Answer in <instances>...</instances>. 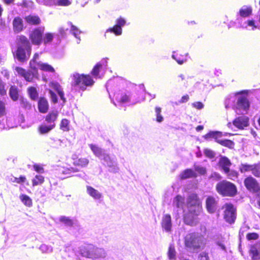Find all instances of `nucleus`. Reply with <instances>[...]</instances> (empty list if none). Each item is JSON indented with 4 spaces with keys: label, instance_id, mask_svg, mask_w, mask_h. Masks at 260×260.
Instances as JSON below:
<instances>
[{
    "label": "nucleus",
    "instance_id": "nucleus-5",
    "mask_svg": "<svg viewBox=\"0 0 260 260\" xmlns=\"http://www.w3.org/2000/svg\"><path fill=\"white\" fill-rule=\"evenodd\" d=\"M216 192L222 197L233 198L238 194L237 186L227 180L219 181L215 186Z\"/></svg>",
    "mask_w": 260,
    "mask_h": 260
},
{
    "label": "nucleus",
    "instance_id": "nucleus-8",
    "mask_svg": "<svg viewBox=\"0 0 260 260\" xmlns=\"http://www.w3.org/2000/svg\"><path fill=\"white\" fill-rule=\"evenodd\" d=\"M73 83L74 86H77L81 90L84 91L87 87L92 86L94 81L89 74H75L73 75Z\"/></svg>",
    "mask_w": 260,
    "mask_h": 260
},
{
    "label": "nucleus",
    "instance_id": "nucleus-41",
    "mask_svg": "<svg viewBox=\"0 0 260 260\" xmlns=\"http://www.w3.org/2000/svg\"><path fill=\"white\" fill-rule=\"evenodd\" d=\"M122 28L115 24L113 27L109 28L107 32H110L114 34L116 36H119L122 34Z\"/></svg>",
    "mask_w": 260,
    "mask_h": 260
},
{
    "label": "nucleus",
    "instance_id": "nucleus-55",
    "mask_svg": "<svg viewBox=\"0 0 260 260\" xmlns=\"http://www.w3.org/2000/svg\"><path fill=\"white\" fill-rule=\"evenodd\" d=\"M71 4L69 0H58L57 5L59 6H68Z\"/></svg>",
    "mask_w": 260,
    "mask_h": 260
},
{
    "label": "nucleus",
    "instance_id": "nucleus-17",
    "mask_svg": "<svg viewBox=\"0 0 260 260\" xmlns=\"http://www.w3.org/2000/svg\"><path fill=\"white\" fill-rule=\"evenodd\" d=\"M232 165L231 160L225 156H220L217 162V165L222 172L231 168Z\"/></svg>",
    "mask_w": 260,
    "mask_h": 260
},
{
    "label": "nucleus",
    "instance_id": "nucleus-12",
    "mask_svg": "<svg viewBox=\"0 0 260 260\" xmlns=\"http://www.w3.org/2000/svg\"><path fill=\"white\" fill-rule=\"evenodd\" d=\"M249 119L246 116H240L233 121V125L239 129H243L249 125Z\"/></svg>",
    "mask_w": 260,
    "mask_h": 260
},
{
    "label": "nucleus",
    "instance_id": "nucleus-27",
    "mask_svg": "<svg viewBox=\"0 0 260 260\" xmlns=\"http://www.w3.org/2000/svg\"><path fill=\"white\" fill-rule=\"evenodd\" d=\"M86 189L88 194L94 200H100L102 197V193L92 186H87Z\"/></svg>",
    "mask_w": 260,
    "mask_h": 260
},
{
    "label": "nucleus",
    "instance_id": "nucleus-43",
    "mask_svg": "<svg viewBox=\"0 0 260 260\" xmlns=\"http://www.w3.org/2000/svg\"><path fill=\"white\" fill-rule=\"evenodd\" d=\"M59 221L69 226H72L74 224L73 220L68 217L61 216L59 218Z\"/></svg>",
    "mask_w": 260,
    "mask_h": 260
},
{
    "label": "nucleus",
    "instance_id": "nucleus-13",
    "mask_svg": "<svg viewBox=\"0 0 260 260\" xmlns=\"http://www.w3.org/2000/svg\"><path fill=\"white\" fill-rule=\"evenodd\" d=\"M249 107L250 103L246 96L242 95L238 98L236 105V109L247 111Z\"/></svg>",
    "mask_w": 260,
    "mask_h": 260
},
{
    "label": "nucleus",
    "instance_id": "nucleus-58",
    "mask_svg": "<svg viewBox=\"0 0 260 260\" xmlns=\"http://www.w3.org/2000/svg\"><path fill=\"white\" fill-rule=\"evenodd\" d=\"M49 92L50 94V98L51 99L52 102L54 104L57 103V102H58L57 97V95L55 94V93L52 90H51L50 89H49Z\"/></svg>",
    "mask_w": 260,
    "mask_h": 260
},
{
    "label": "nucleus",
    "instance_id": "nucleus-9",
    "mask_svg": "<svg viewBox=\"0 0 260 260\" xmlns=\"http://www.w3.org/2000/svg\"><path fill=\"white\" fill-rule=\"evenodd\" d=\"M224 209L223 217L225 221L230 224L235 222L236 218V208L231 203H225L222 207Z\"/></svg>",
    "mask_w": 260,
    "mask_h": 260
},
{
    "label": "nucleus",
    "instance_id": "nucleus-22",
    "mask_svg": "<svg viewBox=\"0 0 260 260\" xmlns=\"http://www.w3.org/2000/svg\"><path fill=\"white\" fill-rule=\"evenodd\" d=\"M27 24L30 25H38L41 23L40 18L38 15H28L24 18Z\"/></svg>",
    "mask_w": 260,
    "mask_h": 260
},
{
    "label": "nucleus",
    "instance_id": "nucleus-26",
    "mask_svg": "<svg viewBox=\"0 0 260 260\" xmlns=\"http://www.w3.org/2000/svg\"><path fill=\"white\" fill-rule=\"evenodd\" d=\"M172 58L174 59L179 64H182L184 62L187 61L186 54H183L180 51L174 52L172 55Z\"/></svg>",
    "mask_w": 260,
    "mask_h": 260
},
{
    "label": "nucleus",
    "instance_id": "nucleus-7",
    "mask_svg": "<svg viewBox=\"0 0 260 260\" xmlns=\"http://www.w3.org/2000/svg\"><path fill=\"white\" fill-rule=\"evenodd\" d=\"M81 254L84 257L98 259L106 256V252L102 248H99L92 244H88L80 249Z\"/></svg>",
    "mask_w": 260,
    "mask_h": 260
},
{
    "label": "nucleus",
    "instance_id": "nucleus-46",
    "mask_svg": "<svg viewBox=\"0 0 260 260\" xmlns=\"http://www.w3.org/2000/svg\"><path fill=\"white\" fill-rule=\"evenodd\" d=\"M156 116V121L158 122H161L163 121V117L161 115V109L159 107H156L155 108Z\"/></svg>",
    "mask_w": 260,
    "mask_h": 260
},
{
    "label": "nucleus",
    "instance_id": "nucleus-61",
    "mask_svg": "<svg viewBox=\"0 0 260 260\" xmlns=\"http://www.w3.org/2000/svg\"><path fill=\"white\" fill-rule=\"evenodd\" d=\"M71 30L73 31L74 36L77 38V35L80 34V31L78 30V29L77 28V27L74 25H72Z\"/></svg>",
    "mask_w": 260,
    "mask_h": 260
},
{
    "label": "nucleus",
    "instance_id": "nucleus-63",
    "mask_svg": "<svg viewBox=\"0 0 260 260\" xmlns=\"http://www.w3.org/2000/svg\"><path fill=\"white\" fill-rule=\"evenodd\" d=\"M215 133H216V131L215 132H213V131L209 132L208 133H207L205 136V138L206 139H210V138L213 139L214 138Z\"/></svg>",
    "mask_w": 260,
    "mask_h": 260
},
{
    "label": "nucleus",
    "instance_id": "nucleus-57",
    "mask_svg": "<svg viewBox=\"0 0 260 260\" xmlns=\"http://www.w3.org/2000/svg\"><path fill=\"white\" fill-rule=\"evenodd\" d=\"M7 94V90L5 88V84L0 82V95L4 96Z\"/></svg>",
    "mask_w": 260,
    "mask_h": 260
},
{
    "label": "nucleus",
    "instance_id": "nucleus-56",
    "mask_svg": "<svg viewBox=\"0 0 260 260\" xmlns=\"http://www.w3.org/2000/svg\"><path fill=\"white\" fill-rule=\"evenodd\" d=\"M223 136L222 133L221 132H218L216 131V133L214 136V138H213L215 141L219 144V142L222 141V140H221L220 138Z\"/></svg>",
    "mask_w": 260,
    "mask_h": 260
},
{
    "label": "nucleus",
    "instance_id": "nucleus-42",
    "mask_svg": "<svg viewBox=\"0 0 260 260\" xmlns=\"http://www.w3.org/2000/svg\"><path fill=\"white\" fill-rule=\"evenodd\" d=\"M252 13V9L248 7L245 9H241L239 10V14L242 17H246L251 15Z\"/></svg>",
    "mask_w": 260,
    "mask_h": 260
},
{
    "label": "nucleus",
    "instance_id": "nucleus-24",
    "mask_svg": "<svg viewBox=\"0 0 260 260\" xmlns=\"http://www.w3.org/2000/svg\"><path fill=\"white\" fill-rule=\"evenodd\" d=\"M9 93L10 98L13 101H17L19 99V89L18 87L15 85H11L10 87Z\"/></svg>",
    "mask_w": 260,
    "mask_h": 260
},
{
    "label": "nucleus",
    "instance_id": "nucleus-33",
    "mask_svg": "<svg viewBox=\"0 0 260 260\" xmlns=\"http://www.w3.org/2000/svg\"><path fill=\"white\" fill-rule=\"evenodd\" d=\"M167 254L170 260H175L176 259V252L173 244H170Z\"/></svg>",
    "mask_w": 260,
    "mask_h": 260
},
{
    "label": "nucleus",
    "instance_id": "nucleus-30",
    "mask_svg": "<svg viewBox=\"0 0 260 260\" xmlns=\"http://www.w3.org/2000/svg\"><path fill=\"white\" fill-rule=\"evenodd\" d=\"M89 147L95 156L101 157L104 154L103 150L98 146L91 144L89 145Z\"/></svg>",
    "mask_w": 260,
    "mask_h": 260
},
{
    "label": "nucleus",
    "instance_id": "nucleus-37",
    "mask_svg": "<svg viewBox=\"0 0 260 260\" xmlns=\"http://www.w3.org/2000/svg\"><path fill=\"white\" fill-rule=\"evenodd\" d=\"M251 172L254 176L260 178V164H252Z\"/></svg>",
    "mask_w": 260,
    "mask_h": 260
},
{
    "label": "nucleus",
    "instance_id": "nucleus-59",
    "mask_svg": "<svg viewBox=\"0 0 260 260\" xmlns=\"http://www.w3.org/2000/svg\"><path fill=\"white\" fill-rule=\"evenodd\" d=\"M209 178L210 179H214L216 180H220L221 179V176L219 173L214 172L211 174Z\"/></svg>",
    "mask_w": 260,
    "mask_h": 260
},
{
    "label": "nucleus",
    "instance_id": "nucleus-40",
    "mask_svg": "<svg viewBox=\"0 0 260 260\" xmlns=\"http://www.w3.org/2000/svg\"><path fill=\"white\" fill-rule=\"evenodd\" d=\"M184 198L182 196L178 194L174 198L173 203L177 208H180L184 203Z\"/></svg>",
    "mask_w": 260,
    "mask_h": 260
},
{
    "label": "nucleus",
    "instance_id": "nucleus-19",
    "mask_svg": "<svg viewBox=\"0 0 260 260\" xmlns=\"http://www.w3.org/2000/svg\"><path fill=\"white\" fill-rule=\"evenodd\" d=\"M38 108L39 112L46 113L49 109V103L45 97H40L38 102Z\"/></svg>",
    "mask_w": 260,
    "mask_h": 260
},
{
    "label": "nucleus",
    "instance_id": "nucleus-50",
    "mask_svg": "<svg viewBox=\"0 0 260 260\" xmlns=\"http://www.w3.org/2000/svg\"><path fill=\"white\" fill-rule=\"evenodd\" d=\"M198 260H210L208 253L206 252H202L198 256Z\"/></svg>",
    "mask_w": 260,
    "mask_h": 260
},
{
    "label": "nucleus",
    "instance_id": "nucleus-1",
    "mask_svg": "<svg viewBox=\"0 0 260 260\" xmlns=\"http://www.w3.org/2000/svg\"><path fill=\"white\" fill-rule=\"evenodd\" d=\"M204 210L202 203L196 193L189 194L186 199L185 208L183 210V223L190 226L197 225L199 222Z\"/></svg>",
    "mask_w": 260,
    "mask_h": 260
},
{
    "label": "nucleus",
    "instance_id": "nucleus-36",
    "mask_svg": "<svg viewBox=\"0 0 260 260\" xmlns=\"http://www.w3.org/2000/svg\"><path fill=\"white\" fill-rule=\"evenodd\" d=\"M40 70L44 72H50L54 73L55 72V70L54 69V68L47 63H42L41 64H40Z\"/></svg>",
    "mask_w": 260,
    "mask_h": 260
},
{
    "label": "nucleus",
    "instance_id": "nucleus-54",
    "mask_svg": "<svg viewBox=\"0 0 260 260\" xmlns=\"http://www.w3.org/2000/svg\"><path fill=\"white\" fill-rule=\"evenodd\" d=\"M125 19L120 17L116 19L115 24L118 26L120 27V28H122V27L125 25Z\"/></svg>",
    "mask_w": 260,
    "mask_h": 260
},
{
    "label": "nucleus",
    "instance_id": "nucleus-28",
    "mask_svg": "<svg viewBox=\"0 0 260 260\" xmlns=\"http://www.w3.org/2000/svg\"><path fill=\"white\" fill-rule=\"evenodd\" d=\"M79 172V170L76 167H63L61 173L66 177L72 176L73 174Z\"/></svg>",
    "mask_w": 260,
    "mask_h": 260
},
{
    "label": "nucleus",
    "instance_id": "nucleus-20",
    "mask_svg": "<svg viewBox=\"0 0 260 260\" xmlns=\"http://www.w3.org/2000/svg\"><path fill=\"white\" fill-rule=\"evenodd\" d=\"M73 164L75 167L84 168L88 166L89 160L87 158H78L76 155L72 157Z\"/></svg>",
    "mask_w": 260,
    "mask_h": 260
},
{
    "label": "nucleus",
    "instance_id": "nucleus-53",
    "mask_svg": "<svg viewBox=\"0 0 260 260\" xmlns=\"http://www.w3.org/2000/svg\"><path fill=\"white\" fill-rule=\"evenodd\" d=\"M33 168L37 173H43L44 172L43 167L40 165L35 164L33 165Z\"/></svg>",
    "mask_w": 260,
    "mask_h": 260
},
{
    "label": "nucleus",
    "instance_id": "nucleus-11",
    "mask_svg": "<svg viewBox=\"0 0 260 260\" xmlns=\"http://www.w3.org/2000/svg\"><path fill=\"white\" fill-rule=\"evenodd\" d=\"M16 43L18 46L24 47L28 56H30L31 52V46L27 38L22 35H19L17 37Z\"/></svg>",
    "mask_w": 260,
    "mask_h": 260
},
{
    "label": "nucleus",
    "instance_id": "nucleus-49",
    "mask_svg": "<svg viewBox=\"0 0 260 260\" xmlns=\"http://www.w3.org/2000/svg\"><path fill=\"white\" fill-rule=\"evenodd\" d=\"M118 101L121 103L128 102L129 101V96L126 93H122L121 94Z\"/></svg>",
    "mask_w": 260,
    "mask_h": 260
},
{
    "label": "nucleus",
    "instance_id": "nucleus-6",
    "mask_svg": "<svg viewBox=\"0 0 260 260\" xmlns=\"http://www.w3.org/2000/svg\"><path fill=\"white\" fill-rule=\"evenodd\" d=\"M58 116V112L56 110H52L44 116L45 121L48 125L41 124L38 127L39 133L41 135L46 134L54 128Z\"/></svg>",
    "mask_w": 260,
    "mask_h": 260
},
{
    "label": "nucleus",
    "instance_id": "nucleus-16",
    "mask_svg": "<svg viewBox=\"0 0 260 260\" xmlns=\"http://www.w3.org/2000/svg\"><path fill=\"white\" fill-rule=\"evenodd\" d=\"M16 57L18 60L21 62H25L29 57L25 48L21 46H17V48L16 51Z\"/></svg>",
    "mask_w": 260,
    "mask_h": 260
},
{
    "label": "nucleus",
    "instance_id": "nucleus-31",
    "mask_svg": "<svg viewBox=\"0 0 260 260\" xmlns=\"http://www.w3.org/2000/svg\"><path fill=\"white\" fill-rule=\"evenodd\" d=\"M20 105L21 108L27 111L31 110L32 108L31 103L26 99L23 97L20 98Z\"/></svg>",
    "mask_w": 260,
    "mask_h": 260
},
{
    "label": "nucleus",
    "instance_id": "nucleus-51",
    "mask_svg": "<svg viewBox=\"0 0 260 260\" xmlns=\"http://www.w3.org/2000/svg\"><path fill=\"white\" fill-rule=\"evenodd\" d=\"M258 238V235L256 233H249L246 235V238L248 240H256Z\"/></svg>",
    "mask_w": 260,
    "mask_h": 260
},
{
    "label": "nucleus",
    "instance_id": "nucleus-14",
    "mask_svg": "<svg viewBox=\"0 0 260 260\" xmlns=\"http://www.w3.org/2000/svg\"><path fill=\"white\" fill-rule=\"evenodd\" d=\"M217 202L215 200V198L212 196L207 197L206 200V208L207 211L211 214L214 213L217 207Z\"/></svg>",
    "mask_w": 260,
    "mask_h": 260
},
{
    "label": "nucleus",
    "instance_id": "nucleus-64",
    "mask_svg": "<svg viewBox=\"0 0 260 260\" xmlns=\"http://www.w3.org/2000/svg\"><path fill=\"white\" fill-rule=\"evenodd\" d=\"M103 159H104L105 161H109L110 162H111V158L108 154H106L104 153V154L103 155Z\"/></svg>",
    "mask_w": 260,
    "mask_h": 260
},
{
    "label": "nucleus",
    "instance_id": "nucleus-34",
    "mask_svg": "<svg viewBox=\"0 0 260 260\" xmlns=\"http://www.w3.org/2000/svg\"><path fill=\"white\" fill-rule=\"evenodd\" d=\"M44 181L45 178L44 176L40 175H37L32 180V185L33 186L40 185L42 184Z\"/></svg>",
    "mask_w": 260,
    "mask_h": 260
},
{
    "label": "nucleus",
    "instance_id": "nucleus-10",
    "mask_svg": "<svg viewBox=\"0 0 260 260\" xmlns=\"http://www.w3.org/2000/svg\"><path fill=\"white\" fill-rule=\"evenodd\" d=\"M245 188L250 192L258 193L260 191V185L257 180L251 176H248L243 181Z\"/></svg>",
    "mask_w": 260,
    "mask_h": 260
},
{
    "label": "nucleus",
    "instance_id": "nucleus-35",
    "mask_svg": "<svg viewBox=\"0 0 260 260\" xmlns=\"http://www.w3.org/2000/svg\"><path fill=\"white\" fill-rule=\"evenodd\" d=\"M252 167V164H248L247 163L241 164L239 166V171L241 173H244L247 172H251Z\"/></svg>",
    "mask_w": 260,
    "mask_h": 260
},
{
    "label": "nucleus",
    "instance_id": "nucleus-47",
    "mask_svg": "<svg viewBox=\"0 0 260 260\" xmlns=\"http://www.w3.org/2000/svg\"><path fill=\"white\" fill-rule=\"evenodd\" d=\"M26 178L25 176L21 175L19 177H14L11 181L13 183L18 184H23L26 181Z\"/></svg>",
    "mask_w": 260,
    "mask_h": 260
},
{
    "label": "nucleus",
    "instance_id": "nucleus-45",
    "mask_svg": "<svg viewBox=\"0 0 260 260\" xmlns=\"http://www.w3.org/2000/svg\"><path fill=\"white\" fill-rule=\"evenodd\" d=\"M102 68V64L99 62L97 63L93 68L92 69V71H91V74L92 76L94 77H97L98 76L99 74V72L101 69Z\"/></svg>",
    "mask_w": 260,
    "mask_h": 260
},
{
    "label": "nucleus",
    "instance_id": "nucleus-32",
    "mask_svg": "<svg viewBox=\"0 0 260 260\" xmlns=\"http://www.w3.org/2000/svg\"><path fill=\"white\" fill-rule=\"evenodd\" d=\"M20 199L24 205L30 207L32 205V201L27 195L22 194L20 196Z\"/></svg>",
    "mask_w": 260,
    "mask_h": 260
},
{
    "label": "nucleus",
    "instance_id": "nucleus-48",
    "mask_svg": "<svg viewBox=\"0 0 260 260\" xmlns=\"http://www.w3.org/2000/svg\"><path fill=\"white\" fill-rule=\"evenodd\" d=\"M204 153L206 157L211 159L215 157V153L212 150L209 149H204Z\"/></svg>",
    "mask_w": 260,
    "mask_h": 260
},
{
    "label": "nucleus",
    "instance_id": "nucleus-29",
    "mask_svg": "<svg viewBox=\"0 0 260 260\" xmlns=\"http://www.w3.org/2000/svg\"><path fill=\"white\" fill-rule=\"evenodd\" d=\"M27 92L29 98L32 101H36L38 98L39 93L37 88L34 86H30L27 88Z\"/></svg>",
    "mask_w": 260,
    "mask_h": 260
},
{
    "label": "nucleus",
    "instance_id": "nucleus-25",
    "mask_svg": "<svg viewBox=\"0 0 260 260\" xmlns=\"http://www.w3.org/2000/svg\"><path fill=\"white\" fill-rule=\"evenodd\" d=\"M222 172L225 175L228 179L231 180L238 179L239 176V174L237 170L231 169L230 168L225 170Z\"/></svg>",
    "mask_w": 260,
    "mask_h": 260
},
{
    "label": "nucleus",
    "instance_id": "nucleus-39",
    "mask_svg": "<svg viewBox=\"0 0 260 260\" xmlns=\"http://www.w3.org/2000/svg\"><path fill=\"white\" fill-rule=\"evenodd\" d=\"M69 121L66 118L62 119L59 125L60 129L64 132H68L70 130Z\"/></svg>",
    "mask_w": 260,
    "mask_h": 260
},
{
    "label": "nucleus",
    "instance_id": "nucleus-38",
    "mask_svg": "<svg viewBox=\"0 0 260 260\" xmlns=\"http://www.w3.org/2000/svg\"><path fill=\"white\" fill-rule=\"evenodd\" d=\"M219 144L230 149H234L235 147V143L229 139L222 140V141L219 142Z\"/></svg>",
    "mask_w": 260,
    "mask_h": 260
},
{
    "label": "nucleus",
    "instance_id": "nucleus-21",
    "mask_svg": "<svg viewBox=\"0 0 260 260\" xmlns=\"http://www.w3.org/2000/svg\"><path fill=\"white\" fill-rule=\"evenodd\" d=\"M49 86L58 93L60 99L63 103L66 102V98H64V92L61 88V86L59 83L56 81H51L49 83Z\"/></svg>",
    "mask_w": 260,
    "mask_h": 260
},
{
    "label": "nucleus",
    "instance_id": "nucleus-60",
    "mask_svg": "<svg viewBox=\"0 0 260 260\" xmlns=\"http://www.w3.org/2000/svg\"><path fill=\"white\" fill-rule=\"evenodd\" d=\"M192 106L197 109H202L204 107V105L201 102H196L192 104Z\"/></svg>",
    "mask_w": 260,
    "mask_h": 260
},
{
    "label": "nucleus",
    "instance_id": "nucleus-23",
    "mask_svg": "<svg viewBox=\"0 0 260 260\" xmlns=\"http://www.w3.org/2000/svg\"><path fill=\"white\" fill-rule=\"evenodd\" d=\"M197 177V173L191 169L184 170L179 175V178L181 180H185L190 178H196Z\"/></svg>",
    "mask_w": 260,
    "mask_h": 260
},
{
    "label": "nucleus",
    "instance_id": "nucleus-4",
    "mask_svg": "<svg viewBox=\"0 0 260 260\" xmlns=\"http://www.w3.org/2000/svg\"><path fill=\"white\" fill-rule=\"evenodd\" d=\"M42 63L39 62L37 60L30 59L29 62V68L34 73L26 71L20 67H15L14 70L17 72L18 75L25 79L28 82H34L35 79H38V68L40 69V66Z\"/></svg>",
    "mask_w": 260,
    "mask_h": 260
},
{
    "label": "nucleus",
    "instance_id": "nucleus-18",
    "mask_svg": "<svg viewBox=\"0 0 260 260\" xmlns=\"http://www.w3.org/2000/svg\"><path fill=\"white\" fill-rule=\"evenodd\" d=\"M13 29L15 33L21 32L24 29V24L22 19L19 17H15L12 22Z\"/></svg>",
    "mask_w": 260,
    "mask_h": 260
},
{
    "label": "nucleus",
    "instance_id": "nucleus-2",
    "mask_svg": "<svg viewBox=\"0 0 260 260\" xmlns=\"http://www.w3.org/2000/svg\"><path fill=\"white\" fill-rule=\"evenodd\" d=\"M44 27L34 28L29 34V39L34 45L40 46L43 43L47 45L51 43L54 36L51 32H47L44 35Z\"/></svg>",
    "mask_w": 260,
    "mask_h": 260
},
{
    "label": "nucleus",
    "instance_id": "nucleus-52",
    "mask_svg": "<svg viewBox=\"0 0 260 260\" xmlns=\"http://www.w3.org/2000/svg\"><path fill=\"white\" fill-rule=\"evenodd\" d=\"M6 106L4 102L0 100V116L6 115Z\"/></svg>",
    "mask_w": 260,
    "mask_h": 260
},
{
    "label": "nucleus",
    "instance_id": "nucleus-15",
    "mask_svg": "<svg viewBox=\"0 0 260 260\" xmlns=\"http://www.w3.org/2000/svg\"><path fill=\"white\" fill-rule=\"evenodd\" d=\"M161 226L166 232L170 233L172 231V223L171 216L169 214L163 215L161 221Z\"/></svg>",
    "mask_w": 260,
    "mask_h": 260
},
{
    "label": "nucleus",
    "instance_id": "nucleus-44",
    "mask_svg": "<svg viewBox=\"0 0 260 260\" xmlns=\"http://www.w3.org/2000/svg\"><path fill=\"white\" fill-rule=\"evenodd\" d=\"M194 171L198 173L199 175L204 176L207 173L206 168L201 166L194 165Z\"/></svg>",
    "mask_w": 260,
    "mask_h": 260
},
{
    "label": "nucleus",
    "instance_id": "nucleus-3",
    "mask_svg": "<svg viewBox=\"0 0 260 260\" xmlns=\"http://www.w3.org/2000/svg\"><path fill=\"white\" fill-rule=\"evenodd\" d=\"M184 244L187 249L192 252H198L205 246L203 236L196 232L188 233L185 236Z\"/></svg>",
    "mask_w": 260,
    "mask_h": 260
},
{
    "label": "nucleus",
    "instance_id": "nucleus-62",
    "mask_svg": "<svg viewBox=\"0 0 260 260\" xmlns=\"http://www.w3.org/2000/svg\"><path fill=\"white\" fill-rule=\"evenodd\" d=\"M189 100V96L188 94L183 95L180 100L179 101L180 103H184L188 101Z\"/></svg>",
    "mask_w": 260,
    "mask_h": 260
}]
</instances>
